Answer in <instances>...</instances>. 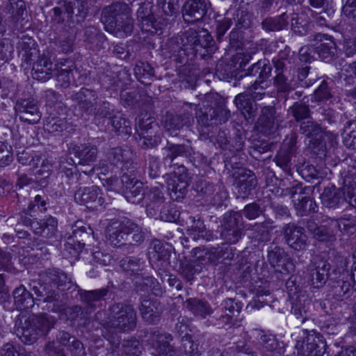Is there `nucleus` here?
<instances>
[{
    "label": "nucleus",
    "instance_id": "864d4df0",
    "mask_svg": "<svg viewBox=\"0 0 356 356\" xmlns=\"http://www.w3.org/2000/svg\"><path fill=\"white\" fill-rule=\"evenodd\" d=\"M5 10L13 18L18 19L23 17L26 13V5L23 0H9L5 7Z\"/></svg>",
    "mask_w": 356,
    "mask_h": 356
},
{
    "label": "nucleus",
    "instance_id": "b1692460",
    "mask_svg": "<svg viewBox=\"0 0 356 356\" xmlns=\"http://www.w3.org/2000/svg\"><path fill=\"white\" fill-rule=\"evenodd\" d=\"M285 238L287 244L295 250H301L306 247L307 236L304 229L295 224H288Z\"/></svg>",
    "mask_w": 356,
    "mask_h": 356
},
{
    "label": "nucleus",
    "instance_id": "ddd939ff",
    "mask_svg": "<svg viewBox=\"0 0 356 356\" xmlns=\"http://www.w3.org/2000/svg\"><path fill=\"white\" fill-rule=\"evenodd\" d=\"M179 36L184 47L185 55L195 54L199 51V47L207 48L212 42L211 36L208 33L201 36L193 29H188Z\"/></svg>",
    "mask_w": 356,
    "mask_h": 356
},
{
    "label": "nucleus",
    "instance_id": "13d9d810",
    "mask_svg": "<svg viewBox=\"0 0 356 356\" xmlns=\"http://www.w3.org/2000/svg\"><path fill=\"white\" fill-rule=\"evenodd\" d=\"M294 264L291 257L285 253L282 257L280 259L276 266L273 268L276 271L280 272L282 274H288L293 271Z\"/></svg>",
    "mask_w": 356,
    "mask_h": 356
},
{
    "label": "nucleus",
    "instance_id": "603ef678",
    "mask_svg": "<svg viewBox=\"0 0 356 356\" xmlns=\"http://www.w3.org/2000/svg\"><path fill=\"white\" fill-rule=\"evenodd\" d=\"M308 229L314 238L321 241H326L334 236L333 231L325 225L309 224Z\"/></svg>",
    "mask_w": 356,
    "mask_h": 356
},
{
    "label": "nucleus",
    "instance_id": "7c9ffc66",
    "mask_svg": "<svg viewBox=\"0 0 356 356\" xmlns=\"http://www.w3.org/2000/svg\"><path fill=\"white\" fill-rule=\"evenodd\" d=\"M310 305V300L305 296L298 297L292 302L291 313L296 316L297 324H302L308 320Z\"/></svg>",
    "mask_w": 356,
    "mask_h": 356
},
{
    "label": "nucleus",
    "instance_id": "aec40b11",
    "mask_svg": "<svg viewBox=\"0 0 356 356\" xmlns=\"http://www.w3.org/2000/svg\"><path fill=\"white\" fill-rule=\"evenodd\" d=\"M152 8V5L150 2L141 3L137 10V19L143 31L156 33L157 31L161 29V26L155 19Z\"/></svg>",
    "mask_w": 356,
    "mask_h": 356
},
{
    "label": "nucleus",
    "instance_id": "c9c22d12",
    "mask_svg": "<svg viewBox=\"0 0 356 356\" xmlns=\"http://www.w3.org/2000/svg\"><path fill=\"white\" fill-rule=\"evenodd\" d=\"M136 120L138 135L150 134V131H154V128H157V124L154 119L147 113H141Z\"/></svg>",
    "mask_w": 356,
    "mask_h": 356
},
{
    "label": "nucleus",
    "instance_id": "3c124183",
    "mask_svg": "<svg viewBox=\"0 0 356 356\" xmlns=\"http://www.w3.org/2000/svg\"><path fill=\"white\" fill-rule=\"evenodd\" d=\"M308 20L304 14L293 13L291 18V27L294 33L305 35L307 31Z\"/></svg>",
    "mask_w": 356,
    "mask_h": 356
},
{
    "label": "nucleus",
    "instance_id": "dca6fc26",
    "mask_svg": "<svg viewBox=\"0 0 356 356\" xmlns=\"http://www.w3.org/2000/svg\"><path fill=\"white\" fill-rule=\"evenodd\" d=\"M211 3L209 0H187L183 6V18L188 23L201 20L207 14Z\"/></svg>",
    "mask_w": 356,
    "mask_h": 356
},
{
    "label": "nucleus",
    "instance_id": "bf43d9fd",
    "mask_svg": "<svg viewBox=\"0 0 356 356\" xmlns=\"http://www.w3.org/2000/svg\"><path fill=\"white\" fill-rule=\"evenodd\" d=\"M170 257V250L168 247L162 249L158 253L150 254V262H158V266L163 268L166 267L169 264V259Z\"/></svg>",
    "mask_w": 356,
    "mask_h": 356
},
{
    "label": "nucleus",
    "instance_id": "4d7b16f0",
    "mask_svg": "<svg viewBox=\"0 0 356 356\" xmlns=\"http://www.w3.org/2000/svg\"><path fill=\"white\" fill-rule=\"evenodd\" d=\"M289 113L292 115L296 121H300L309 117L310 111L308 106L295 103L289 108Z\"/></svg>",
    "mask_w": 356,
    "mask_h": 356
},
{
    "label": "nucleus",
    "instance_id": "a18cd8bd",
    "mask_svg": "<svg viewBox=\"0 0 356 356\" xmlns=\"http://www.w3.org/2000/svg\"><path fill=\"white\" fill-rule=\"evenodd\" d=\"M188 146L169 144L165 148L166 154L163 159L164 162L171 164L177 157L184 156L188 152Z\"/></svg>",
    "mask_w": 356,
    "mask_h": 356
},
{
    "label": "nucleus",
    "instance_id": "8fccbe9b",
    "mask_svg": "<svg viewBox=\"0 0 356 356\" xmlns=\"http://www.w3.org/2000/svg\"><path fill=\"white\" fill-rule=\"evenodd\" d=\"M108 293L106 288H102L99 289L83 291L80 295L81 300L89 305H92L94 302L100 301Z\"/></svg>",
    "mask_w": 356,
    "mask_h": 356
},
{
    "label": "nucleus",
    "instance_id": "052dcab7",
    "mask_svg": "<svg viewBox=\"0 0 356 356\" xmlns=\"http://www.w3.org/2000/svg\"><path fill=\"white\" fill-rule=\"evenodd\" d=\"M85 244L80 241H75L74 236L68 238V241L65 245L66 254L71 255L76 258L84 248Z\"/></svg>",
    "mask_w": 356,
    "mask_h": 356
},
{
    "label": "nucleus",
    "instance_id": "6e6552de",
    "mask_svg": "<svg viewBox=\"0 0 356 356\" xmlns=\"http://www.w3.org/2000/svg\"><path fill=\"white\" fill-rule=\"evenodd\" d=\"M42 283H35L31 287V290L37 296L35 301L42 299L43 302L47 303V309L57 312L60 310L61 304L59 301L58 292L54 289L51 284L47 281L45 275L42 277Z\"/></svg>",
    "mask_w": 356,
    "mask_h": 356
},
{
    "label": "nucleus",
    "instance_id": "412c9836",
    "mask_svg": "<svg viewBox=\"0 0 356 356\" xmlns=\"http://www.w3.org/2000/svg\"><path fill=\"white\" fill-rule=\"evenodd\" d=\"M140 314L143 320L149 323H156L161 313L159 302L154 298L149 296H142L138 306Z\"/></svg>",
    "mask_w": 356,
    "mask_h": 356
},
{
    "label": "nucleus",
    "instance_id": "4468645a",
    "mask_svg": "<svg viewBox=\"0 0 356 356\" xmlns=\"http://www.w3.org/2000/svg\"><path fill=\"white\" fill-rule=\"evenodd\" d=\"M72 99L83 114L91 115L97 110L98 95L95 90L82 88L72 95Z\"/></svg>",
    "mask_w": 356,
    "mask_h": 356
},
{
    "label": "nucleus",
    "instance_id": "a878e982",
    "mask_svg": "<svg viewBox=\"0 0 356 356\" xmlns=\"http://www.w3.org/2000/svg\"><path fill=\"white\" fill-rule=\"evenodd\" d=\"M72 153L79 159L78 164L90 165L97 159V149L91 144L74 145L72 147Z\"/></svg>",
    "mask_w": 356,
    "mask_h": 356
},
{
    "label": "nucleus",
    "instance_id": "58836bf2",
    "mask_svg": "<svg viewBox=\"0 0 356 356\" xmlns=\"http://www.w3.org/2000/svg\"><path fill=\"white\" fill-rule=\"evenodd\" d=\"M122 269L130 275L137 274L143 270L145 262L134 257H127L120 261Z\"/></svg>",
    "mask_w": 356,
    "mask_h": 356
},
{
    "label": "nucleus",
    "instance_id": "9d476101",
    "mask_svg": "<svg viewBox=\"0 0 356 356\" xmlns=\"http://www.w3.org/2000/svg\"><path fill=\"white\" fill-rule=\"evenodd\" d=\"M15 111L20 121L29 124H37L42 118L38 102L33 98L17 100L15 105Z\"/></svg>",
    "mask_w": 356,
    "mask_h": 356
},
{
    "label": "nucleus",
    "instance_id": "e2e57ef3",
    "mask_svg": "<svg viewBox=\"0 0 356 356\" xmlns=\"http://www.w3.org/2000/svg\"><path fill=\"white\" fill-rule=\"evenodd\" d=\"M52 171V165L47 159H43L35 175L41 181V184H47L45 179L49 177Z\"/></svg>",
    "mask_w": 356,
    "mask_h": 356
},
{
    "label": "nucleus",
    "instance_id": "39448f33",
    "mask_svg": "<svg viewBox=\"0 0 356 356\" xmlns=\"http://www.w3.org/2000/svg\"><path fill=\"white\" fill-rule=\"evenodd\" d=\"M298 353L302 356H323L326 349L324 337L314 330H302L296 341Z\"/></svg>",
    "mask_w": 356,
    "mask_h": 356
},
{
    "label": "nucleus",
    "instance_id": "423d86ee",
    "mask_svg": "<svg viewBox=\"0 0 356 356\" xmlns=\"http://www.w3.org/2000/svg\"><path fill=\"white\" fill-rule=\"evenodd\" d=\"M321 198L323 205L329 208L335 207L344 201L356 206V188L346 187L341 190L332 186L324 189Z\"/></svg>",
    "mask_w": 356,
    "mask_h": 356
},
{
    "label": "nucleus",
    "instance_id": "79ce46f5",
    "mask_svg": "<svg viewBox=\"0 0 356 356\" xmlns=\"http://www.w3.org/2000/svg\"><path fill=\"white\" fill-rule=\"evenodd\" d=\"M118 348L124 356H139L141 353L139 341L136 339L124 340L118 345Z\"/></svg>",
    "mask_w": 356,
    "mask_h": 356
},
{
    "label": "nucleus",
    "instance_id": "338daca9",
    "mask_svg": "<svg viewBox=\"0 0 356 356\" xmlns=\"http://www.w3.org/2000/svg\"><path fill=\"white\" fill-rule=\"evenodd\" d=\"M332 97L327 83L323 81L321 84L315 90L312 99L316 102H326Z\"/></svg>",
    "mask_w": 356,
    "mask_h": 356
},
{
    "label": "nucleus",
    "instance_id": "c756f323",
    "mask_svg": "<svg viewBox=\"0 0 356 356\" xmlns=\"http://www.w3.org/2000/svg\"><path fill=\"white\" fill-rule=\"evenodd\" d=\"M70 126V123L66 117L61 115H56L53 113H50L45 120L44 129L49 133L58 134L67 130Z\"/></svg>",
    "mask_w": 356,
    "mask_h": 356
},
{
    "label": "nucleus",
    "instance_id": "774afa93",
    "mask_svg": "<svg viewBox=\"0 0 356 356\" xmlns=\"http://www.w3.org/2000/svg\"><path fill=\"white\" fill-rule=\"evenodd\" d=\"M135 166L134 164L130 166V168L127 170H124L122 171V175L121 176V181L124 186L125 189L127 188L131 187V186L134 184H138L139 182L136 179V175L134 174Z\"/></svg>",
    "mask_w": 356,
    "mask_h": 356
},
{
    "label": "nucleus",
    "instance_id": "cd10ccee",
    "mask_svg": "<svg viewBox=\"0 0 356 356\" xmlns=\"http://www.w3.org/2000/svg\"><path fill=\"white\" fill-rule=\"evenodd\" d=\"M252 334L262 351L282 353L280 343L274 335L266 334L260 330H254Z\"/></svg>",
    "mask_w": 356,
    "mask_h": 356
},
{
    "label": "nucleus",
    "instance_id": "c85d7f7f",
    "mask_svg": "<svg viewBox=\"0 0 356 356\" xmlns=\"http://www.w3.org/2000/svg\"><path fill=\"white\" fill-rule=\"evenodd\" d=\"M72 339H76L68 332L61 331L56 335V340L49 343L46 346V351L48 354H56L58 356H64L65 348H69L72 344Z\"/></svg>",
    "mask_w": 356,
    "mask_h": 356
},
{
    "label": "nucleus",
    "instance_id": "6ab92c4d",
    "mask_svg": "<svg viewBox=\"0 0 356 356\" xmlns=\"http://www.w3.org/2000/svg\"><path fill=\"white\" fill-rule=\"evenodd\" d=\"M234 177L238 188V193L243 198L247 197L257 186L256 177L250 170L238 168L234 172Z\"/></svg>",
    "mask_w": 356,
    "mask_h": 356
},
{
    "label": "nucleus",
    "instance_id": "49530a36",
    "mask_svg": "<svg viewBox=\"0 0 356 356\" xmlns=\"http://www.w3.org/2000/svg\"><path fill=\"white\" fill-rule=\"evenodd\" d=\"M124 193L127 201L133 204H138L142 200H144L145 195L141 182L134 184L131 187L124 189Z\"/></svg>",
    "mask_w": 356,
    "mask_h": 356
},
{
    "label": "nucleus",
    "instance_id": "ea45409f",
    "mask_svg": "<svg viewBox=\"0 0 356 356\" xmlns=\"http://www.w3.org/2000/svg\"><path fill=\"white\" fill-rule=\"evenodd\" d=\"M287 74L288 72H278L274 79V84L277 90L282 92H289L298 86L297 81L293 79L289 80Z\"/></svg>",
    "mask_w": 356,
    "mask_h": 356
},
{
    "label": "nucleus",
    "instance_id": "4c0bfd02",
    "mask_svg": "<svg viewBox=\"0 0 356 356\" xmlns=\"http://www.w3.org/2000/svg\"><path fill=\"white\" fill-rule=\"evenodd\" d=\"M288 19L285 13L274 18H266L261 24L262 28L267 31H280L287 26Z\"/></svg>",
    "mask_w": 356,
    "mask_h": 356
},
{
    "label": "nucleus",
    "instance_id": "473e14b6",
    "mask_svg": "<svg viewBox=\"0 0 356 356\" xmlns=\"http://www.w3.org/2000/svg\"><path fill=\"white\" fill-rule=\"evenodd\" d=\"M187 309L195 316L205 318L212 314L213 310L208 302L197 298H189L186 300Z\"/></svg>",
    "mask_w": 356,
    "mask_h": 356
},
{
    "label": "nucleus",
    "instance_id": "5701e85b",
    "mask_svg": "<svg viewBox=\"0 0 356 356\" xmlns=\"http://www.w3.org/2000/svg\"><path fill=\"white\" fill-rule=\"evenodd\" d=\"M162 186L159 184L151 187L145 193V202L146 204L147 214L149 216H154L159 209L160 206L163 203L165 197L162 192Z\"/></svg>",
    "mask_w": 356,
    "mask_h": 356
},
{
    "label": "nucleus",
    "instance_id": "0eeeda50",
    "mask_svg": "<svg viewBox=\"0 0 356 356\" xmlns=\"http://www.w3.org/2000/svg\"><path fill=\"white\" fill-rule=\"evenodd\" d=\"M134 155L129 149L113 148L108 153V164L101 161L99 167L104 173H106L109 170L113 172L115 168H120L122 171L128 170L134 164Z\"/></svg>",
    "mask_w": 356,
    "mask_h": 356
},
{
    "label": "nucleus",
    "instance_id": "9b49d317",
    "mask_svg": "<svg viewBox=\"0 0 356 356\" xmlns=\"http://www.w3.org/2000/svg\"><path fill=\"white\" fill-rule=\"evenodd\" d=\"M171 340L170 334L153 330L150 332L147 341L154 349L152 354L154 356H180L179 351L170 346Z\"/></svg>",
    "mask_w": 356,
    "mask_h": 356
},
{
    "label": "nucleus",
    "instance_id": "4be33fe9",
    "mask_svg": "<svg viewBox=\"0 0 356 356\" xmlns=\"http://www.w3.org/2000/svg\"><path fill=\"white\" fill-rule=\"evenodd\" d=\"M54 71V65L51 59L42 54L33 63L31 74L33 79L45 82L53 76Z\"/></svg>",
    "mask_w": 356,
    "mask_h": 356
},
{
    "label": "nucleus",
    "instance_id": "c03bdc74",
    "mask_svg": "<svg viewBox=\"0 0 356 356\" xmlns=\"http://www.w3.org/2000/svg\"><path fill=\"white\" fill-rule=\"evenodd\" d=\"M184 125L181 116L167 113L164 120V127L172 136H177V131Z\"/></svg>",
    "mask_w": 356,
    "mask_h": 356
},
{
    "label": "nucleus",
    "instance_id": "a19ab883",
    "mask_svg": "<svg viewBox=\"0 0 356 356\" xmlns=\"http://www.w3.org/2000/svg\"><path fill=\"white\" fill-rule=\"evenodd\" d=\"M221 236L229 243H236L242 235L241 229L238 224H222Z\"/></svg>",
    "mask_w": 356,
    "mask_h": 356
},
{
    "label": "nucleus",
    "instance_id": "e433bc0d",
    "mask_svg": "<svg viewBox=\"0 0 356 356\" xmlns=\"http://www.w3.org/2000/svg\"><path fill=\"white\" fill-rule=\"evenodd\" d=\"M47 281L52 284L54 289L58 292L60 287H64L67 284L70 283V278L67 275L59 270H49L46 274Z\"/></svg>",
    "mask_w": 356,
    "mask_h": 356
},
{
    "label": "nucleus",
    "instance_id": "2f4dec72",
    "mask_svg": "<svg viewBox=\"0 0 356 356\" xmlns=\"http://www.w3.org/2000/svg\"><path fill=\"white\" fill-rule=\"evenodd\" d=\"M13 295L14 303L17 309L23 310L31 309L35 302L31 293L27 291L23 285L16 288L13 291Z\"/></svg>",
    "mask_w": 356,
    "mask_h": 356
},
{
    "label": "nucleus",
    "instance_id": "393cba45",
    "mask_svg": "<svg viewBox=\"0 0 356 356\" xmlns=\"http://www.w3.org/2000/svg\"><path fill=\"white\" fill-rule=\"evenodd\" d=\"M313 38L315 42L313 45L319 57L326 59L332 58L335 55L336 44L331 37L325 34L317 33Z\"/></svg>",
    "mask_w": 356,
    "mask_h": 356
},
{
    "label": "nucleus",
    "instance_id": "1a4fd4ad",
    "mask_svg": "<svg viewBox=\"0 0 356 356\" xmlns=\"http://www.w3.org/2000/svg\"><path fill=\"white\" fill-rule=\"evenodd\" d=\"M284 121L283 114L279 113L273 106H265L261 109V113L257 120L258 130L265 135L275 134L282 127Z\"/></svg>",
    "mask_w": 356,
    "mask_h": 356
},
{
    "label": "nucleus",
    "instance_id": "de8ad7c7",
    "mask_svg": "<svg viewBox=\"0 0 356 356\" xmlns=\"http://www.w3.org/2000/svg\"><path fill=\"white\" fill-rule=\"evenodd\" d=\"M65 2V12L68 15H72L74 10H77V15L85 17L88 13V5L86 0H70Z\"/></svg>",
    "mask_w": 356,
    "mask_h": 356
},
{
    "label": "nucleus",
    "instance_id": "2eb2a0df",
    "mask_svg": "<svg viewBox=\"0 0 356 356\" xmlns=\"http://www.w3.org/2000/svg\"><path fill=\"white\" fill-rule=\"evenodd\" d=\"M74 200L88 208L97 209L104 204L105 200L103 193L96 186L79 188L74 193Z\"/></svg>",
    "mask_w": 356,
    "mask_h": 356
},
{
    "label": "nucleus",
    "instance_id": "72a5a7b5",
    "mask_svg": "<svg viewBox=\"0 0 356 356\" xmlns=\"http://www.w3.org/2000/svg\"><path fill=\"white\" fill-rule=\"evenodd\" d=\"M183 349L185 354L188 356H198L208 346L205 343V337L204 335L198 336L195 339H185L183 340Z\"/></svg>",
    "mask_w": 356,
    "mask_h": 356
},
{
    "label": "nucleus",
    "instance_id": "37998d69",
    "mask_svg": "<svg viewBox=\"0 0 356 356\" xmlns=\"http://www.w3.org/2000/svg\"><path fill=\"white\" fill-rule=\"evenodd\" d=\"M111 124L119 134L130 135L131 134V122L124 118L122 114L118 113L111 118Z\"/></svg>",
    "mask_w": 356,
    "mask_h": 356
},
{
    "label": "nucleus",
    "instance_id": "f03ea898",
    "mask_svg": "<svg viewBox=\"0 0 356 356\" xmlns=\"http://www.w3.org/2000/svg\"><path fill=\"white\" fill-rule=\"evenodd\" d=\"M102 21L106 31L118 38H124L133 31L131 8L124 2H115L104 8Z\"/></svg>",
    "mask_w": 356,
    "mask_h": 356
},
{
    "label": "nucleus",
    "instance_id": "f8f14e48",
    "mask_svg": "<svg viewBox=\"0 0 356 356\" xmlns=\"http://www.w3.org/2000/svg\"><path fill=\"white\" fill-rule=\"evenodd\" d=\"M258 81H254L251 86H247V91L240 93L236 96L234 103L238 108L241 110L242 113L247 118H251L256 111V105L254 103L253 99H261L264 92H256L258 90Z\"/></svg>",
    "mask_w": 356,
    "mask_h": 356
},
{
    "label": "nucleus",
    "instance_id": "7ed1b4c3",
    "mask_svg": "<svg viewBox=\"0 0 356 356\" xmlns=\"http://www.w3.org/2000/svg\"><path fill=\"white\" fill-rule=\"evenodd\" d=\"M332 254L334 258H329L331 263L328 260L315 259L310 265L309 282L314 288L323 286L328 280H337L348 267L350 259L345 258L341 254H334V252Z\"/></svg>",
    "mask_w": 356,
    "mask_h": 356
},
{
    "label": "nucleus",
    "instance_id": "680f3d73",
    "mask_svg": "<svg viewBox=\"0 0 356 356\" xmlns=\"http://www.w3.org/2000/svg\"><path fill=\"white\" fill-rule=\"evenodd\" d=\"M220 252V247L211 248L209 250L203 251L202 253L198 256V258L202 257V261L209 262L211 264H217L221 262V256Z\"/></svg>",
    "mask_w": 356,
    "mask_h": 356
},
{
    "label": "nucleus",
    "instance_id": "a211bd4d",
    "mask_svg": "<svg viewBox=\"0 0 356 356\" xmlns=\"http://www.w3.org/2000/svg\"><path fill=\"white\" fill-rule=\"evenodd\" d=\"M185 169L179 175L175 174L167 179V187L171 199L176 201L182 200L187 193L188 186V175Z\"/></svg>",
    "mask_w": 356,
    "mask_h": 356
},
{
    "label": "nucleus",
    "instance_id": "f704fd0d",
    "mask_svg": "<svg viewBox=\"0 0 356 356\" xmlns=\"http://www.w3.org/2000/svg\"><path fill=\"white\" fill-rule=\"evenodd\" d=\"M300 132L309 140V143L318 144L322 136V128L316 122L307 120L304 121L300 126Z\"/></svg>",
    "mask_w": 356,
    "mask_h": 356
},
{
    "label": "nucleus",
    "instance_id": "f257e3e1",
    "mask_svg": "<svg viewBox=\"0 0 356 356\" xmlns=\"http://www.w3.org/2000/svg\"><path fill=\"white\" fill-rule=\"evenodd\" d=\"M137 323L136 312L127 302H118L111 305L108 310V321L102 331L103 336L110 342L115 343L118 332L133 330Z\"/></svg>",
    "mask_w": 356,
    "mask_h": 356
},
{
    "label": "nucleus",
    "instance_id": "f3484780",
    "mask_svg": "<svg viewBox=\"0 0 356 356\" xmlns=\"http://www.w3.org/2000/svg\"><path fill=\"white\" fill-rule=\"evenodd\" d=\"M291 197L298 216H308L316 211V202L305 194L301 187L291 188Z\"/></svg>",
    "mask_w": 356,
    "mask_h": 356
},
{
    "label": "nucleus",
    "instance_id": "69168bd1",
    "mask_svg": "<svg viewBox=\"0 0 356 356\" xmlns=\"http://www.w3.org/2000/svg\"><path fill=\"white\" fill-rule=\"evenodd\" d=\"M138 142L139 145L143 148H152L158 145L159 139L155 135V131H150V134L138 135Z\"/></svg>",
    "mask_w": 356,
    "mask_h": 356
},
{
    "label": "nucleus",
    "instance_id": "6e6d98bb",
    "mask_svg": "<svg viewBox=\"0 0 356 356\" xmlns=\"http://www.w3.org/2000/svg\"><path fill=\"white\" fill-rule=\"evenodd\" d=\"M195 190L200 197L212 202V195L216 191L215 186L213 184L206 181H200L196 184Z\"/></svg>",
    "mask_w": 356,
    "mask_h": 356
},
{
    "label": "nucleus",
    "instance_id": "20e7f679",
    "mask_svg": "<svg viewBox=\"0 0 356 356\" xmlns=\"http://www.w3.org/2000/svg\"><path fill=\"white\" fill-rule=\"evenodd\" d=\"M55 324V318L49 314L30 316L18 327L17 334L24 343L32 344L46 336Z\"/></svg>",
    "mask_w": 356,
    "mask_h": 356
},
{
    "label": "nucleus",
    "instance_id": "09e8293b",
    "mask_svg": "<svg viewBox=\"0 0 356 356\" xmlns=\"http://www.w3.org/2000/svg\"><path fill=\"white\" fill-rule=\"evenodd\" d=\"M134 74L139 81L146 83L145 80L154 75V69L148 63L138 61L134 67Z\"/></svg>",
    "mask_w": 356,
    "mask_h": 356
},
{
    "label": "nucleus",
    "instance_id": "5fc2aeb1",
    "mask_svg": "<svg viewBox=\"0 0 356 356\" xmlns=\"http://www.w3.org/2000/svg\"><path fill=\"white\" fill-rule=\"evenodd\" d=\"M17 159L18 162L24 165L38 168L42 158L39 155H33L26 149H23L22 152L17 151Z\"/></svg>",
    "mask_w": 356,
    "mask_h": 356
},
{
    "label": "nucleus",
    "instance_id": "bb28decb",
    "mask_svg": "<svg viewBox=\"0 0 356 356\" xmlns=\"http://www.w3.org/2000/svg\"><path fill=\"white\" fill-rule=\"evenodd\" d=\"M345 268L344 273H341L343 277L337 281L336 285L333 286V293L337 300H343L349 297V293L356 282L355 273H351L349 274L348 271Z\"/></svg>",
    "mask_w": 356,
    "mask_h": 356
},
{
    "label": "nucleus",
    "instance_id": "0e129e2a",
    "mask_svg": "<svg viewBox=\"0 0 356 356\" xmlns=\"http://www.w3.org/2000/svg\"><path fill=\"white\" fill-rule=\"evenodd\" d=\"M13 161L11 147L0 141V166L5 167L10 165Z\"/></svg>",
    "mask_w": 356,
    "mask_h": 356
}]
</instances>
